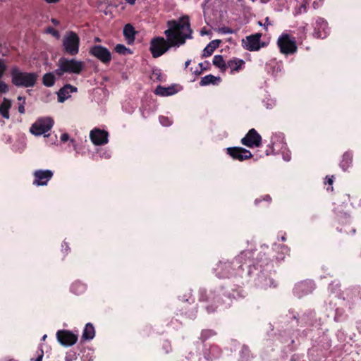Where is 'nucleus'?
Returning <instances> with one entry per match:
<instances>
[{
    "instance_id": "obj_25",
    "label": "nucleus",
    "mask_w": 361,
    "mask_h": 361,
    "mask_svg": "<svg viewBox=\"0 0 361 361\" xmlns=\"http://www.w3.org/2000/svg\"><path fill=\"white\" fill-rule=\"evenodd\" d=\"M220 80V77H216L212 74H209L201 78L200 85L207 86L209 85H217L218 82H219Z\"/></svg>"
},
{
    "instance_id": "obj_35",
    "label": "nucleus",
    "mask_w": 361,
    "mask_h": 361,
    "mask_svg": "<svg viewBox=\"0 0 361 361\" xmlns=\"http://www.w3.org/2000/svg\"><path fill=\"white\" fill-rule=\"evenodd\" d=\"M326 181L325 182V184H328L329 186L327 188V190L333 191V183L334 177V176H326Z\"/></svg>"
},
{
    "instance_id": "obj_14",
    "label": "nucleus",
    "mask_w": 361,
    "mask_h": 361,
    "mask_svg": "<svg viewBox=\"0 0 361 361\" xmlns=\"http://www.w3.org/2000/svg\"><path fill=\"white\" fill-rule=\"evenodd\" d=\"M329 28L328 23L322 18L317 19L314 30V35L317 38L324 39L329 35Z\"/></svg>"
},
{
    "instance_id": "obj_47",
    "label": "nucleus",
    "mask_w": 361,
    "mask_h": 361,
    "mask_svg": "<svg viewBox=\"0 0 361 361\" xmlns=\"http://www.w3.org/2000/svg\"><path fill=\"white\" fill-rule=\"evenodd\" d=\"M264 200H266L267 202H270L271 200V197L269 195H266L264 198Z\"/></svg>"
},
{
    "instance_id": "obj_49",
    "label": "nucleus",
    "mask_w": 361,
    "mask_h": 361,
    "mask_svg": "<svg viewBox=\"0 0 361 361\" xmlns=\"http://www.w3.org/2000/svg\"><path fill=\"white\" fill-rule=\"evenodd\" d=\"M190 63H191V60H190V59H188V60H187V61H185V69L189 66V65L190 64Z\"/></svg>"
},
{
    "instance_id": "obj_20",
    "label": "nucleus",
    "mask_w": 361,
    "mask_h": 361,
    "mask_svg": "<svg viewBox=\"0 0 361 361\" xmlns=\"http://www.w3.org/2000/svg\"><path fill=\"white\" fill-rule=\"evenodd\" d=\"M220 43V39H214L211 41L204 49L202 57L207 58L211 56L213 52L219 47Z\"/></svg>"
},
{
    "instance_id": "obj_22",
    "label": "nucleus",
    "mask_w": 361,
    "mask_h": 361,
    "mask_svg": "<svg viewBox=\"0 0 361 361\" xmlns=\"http://www.w3.org/2000/svg\"><path fill=\"white\" fill-rule=\"evenodd\" d=\"M353 157V156L351 152H345L343 154L340 166L344 171H347V169L352 166Z\"/></svg>"
},
{
    "instance_id": "obj_48",
    "label": "nucleus",
    "mask_w": 361,
    "mask_h": 361,
    "mask_svg": "<svg viewBox=\"0 0 361 361\" xmlns=\"http://www.w3.org/2000/svg\"><path fill=\"white\" fill-rule=\"evenodd\" d=\"M130 5H134L136 0H125Z\"/></svg>"
},
{
    "instance_id": "obj_24",
    "label": "nucleus",
    "mask_w": 361,
    "mask_h": 361,
    "mask_svg": "<svg viewBox=\"0 0 361 361\" xmlns=\"http://www.w3.org/2000/svg\"><path fill=\"white\" fill-rule=\"evenodd\" d=\"M176 92V90H175V87L173 86L164 87L163 86L158 85L154 90V93L157 95L160 96H169L175 94Z\"/></svg>"
},
{
    "instance_id": "obj_13",
    "label": "nucleus",
    "mask_w": 361,
    "mask_h": 361,
    "mask_svg": "<svg viewBox=\"0 0 361 361\" xmlns=\"http://www.w3.org/2000/svg\"><path fill=\"white\" fill-rule=\"evenodd\" d=\"M314 289V283L312 281L306 280L298 283L295 288L294 291L299 297L311 293Z\"/></svg>"
},
{
    "instance_id": "obj_59",
    "label": "nucleus",
    "mask_w": 361,
    "mask_h": 361,
    "mask_svg": "<svg viewBox=\"0 0 361 361\" xmlns=\"http://www.w3.org/2000/svg\"><path fill=\"white\" fill-rule=\"evenodd\" d=\"M353 233H355V229H353Z\"/></svg>"
},
{
    "instance_id": "obj_6",
    "label": "nucleus",
    "mask_w": 361,
    "mask_h": 361,
    "mask_svg": "<svg viewBox=\"0 0 361 361\" xmlns=\"http://www.w3.org/2000/svg\"><path fill=\"white\" fill-rule=\"evenodd\" d=\"M54 125V120L49 117L37 119L30 127V131L35 135H41L49 131Z\"/></svg>"
},
{
    "instance_id": "obj_37",
    "label": "nucleus",
    "mask_w": 361,
    "mask_h": 361,
    "mask_svg": "<svg viewBox=\"0 0 361 361\" xmlns=\"http://www.w3.org/2000/svg\"><path fill=\"white\" fill-rule=\"evenodd\" d=\"M6 70V66L3 59H0V79L3 77Z\"/></svg>"
},
{
    "instance_id": "obj_41",
    "label": "nucleus",
    "mask_w": 361,
    "mask_h": 361,
    "mask_svg": "<svg viewBox=\"0 0 361 361\" xmlns=\"http://www.w3.org/2000/svg\"><path fill=\"white\" fill-rule=\"evenodd\" d=\"M69 140V135L68 133H63L61 136V140L63 142H66Z\"/></svg>"
},
{
    "instance_id": "obj_12",
    "label": "nucleus",
    "mask_w": 361,
    "mask_h": 361,
    "mask_svg": "<svg viewBox=\"0 0 361 361\" xmlns=\"http://www.w3.org/2000/svg\"><path fill=\"white\" fill-rule=\"evenodd\" d=\"M108 132L100 129H93L90 131V137L95 145H103L108 142Z\"/></svg>"
},
{
    "instance_id": "obj_11",
    "label": "nucleus",
    "mask_w": 361,
    "mask_h": 361,
    "mask_svg": "<svg viewBox=\"0 0 361 361\" xmlns=\"http://www.w3.org/2000/svg\"><path fill=\"white\" fill-rule=\"evenodd\" d=\"M53 176L54 173L51 170H36L33 173L34 180L32 183L36 186L47 185L48 182L52 178Z\"/></svg>"
},
{
    "instance_id": "obj_1",
    "label": "nucleus",
    "mask_w": 361,
    "mask_h": 361,
    "mask_svg": "<svg viewBox=\"0 0 361 361\" xmlns=\"http://www.w3.org/2000/svg\"><path fill=\"white\" fill-rule=\"evenodd\" d=\"M166 25L168 29L164 32L166 39L163 37H155L151 39L149 51L154 58L161 56L171 47L184 44L187 39L192 37L188 16L180 18L178 20H169Z\"/></svg>"
},
{
    "instance_id": "obj_31",
    "label": "nucleus",
    "mask_w": 361,
    "mask_h": 361,
    "mask_svg": "<svg viewBox=\"0 0 361 361\" xmlns=\"http://www.w3.org/2000/svg\"><path fill=\"white\" fill-rule=\"evenodd\" d=\"M271 261L265 257V254L262 252H259L257 256V265L260 268H265L269 265Z\"/></svg>"
},
{
    "instance_id": "obj_9",
    "label": "nucleus",
    "mask_w": 361,
    "mask_h": 361,
    "mask_svg": "<svg viewBox=\"0 0 361 361\" xmlns=\"http://www.w3.org/2000/svg\"><path fill=\"white\" fill-rule=\"evenodd\" d=\"M56 338L59 343L65 347L73 345L78 341V336L69 330H59L56 332Z\"/></svg>"
},
{
    "instance_id": "obj_30",
    "label": "nucleus",
    "mask_w": 361,
    "mask_h": 361,
    "mask_svg": "<svg viewBox=\"0 0 361 361\" xmlns=\"http://www.w3.org/2000/svg\"><path fill=\"white\" fill-rule=\"evenodd\" d=\"M216 335V332L213 329H203L201 331L199 339L202 342H205L209 338Z\"/></svg>"
},
{
    "instance_id": "obj_55",
    "label": "nucleus",
    "mask_w": 361,
    "mask_h": 361,
    "mask_svg": "<svg viewBox=\"0 0 361 361\" xmlns=\"http://www.w3.org/2000/svg\"><path fill=\"white\" fill-rule=\"evenodd\" d=\"M47 335H44V336H42V341H45V339L47 338Z\"/></svg>"
},
{
    "instance_id": "obj_2",
    "label": "nucleus",
    "mask_w": 361,
    "mask_h": 361,
    "mask_svg": "<svg viewBox=\"0 0 361 361\" xmlns=\"http://www.w3.org/2000/svg\"><path fill=\"white\" fill-rule=\"evenodd\" d=\"M11 82L16 87H32L37 81L38 75L34 72H23L14 66L11 70Z\"/></svg>"
},
{
    "instance_id": "obj_40",
    "label": "nucleus",
    "mask_w": 361,
    "mask_h": 361,
    "mask_svg": "<svg viewBox=\"0 0 361 361\" xmlns=\"http://www.w3.org/2000/svg\"><path fill=\"white\" fill-rule=\"evenodd\" d=\"M47 32L51 33L55 37H59V32L52 27H49L47 30Z\"/></svg>"
},
{
    "instance_id": "obj_46",
    "label": "nucleus",
    "mask_w": 361,
    "mask_h": 361,
    "mask_svg": "<svg viewBox=\"0 0 361 361\" xmlns=\"http://www.w3.org/2000/svg\"><path fill=\"white\" fill-rule=\"evenodd\" d=\"M47 4H56L58 3L60 0H44Z\"/></svg>"
},
{
    "instance_id": "obj_34",
    "label": "nucleus",
    "mask_w": 361,
    "mask_h": 361,
    "mask_svg": "<svg viewBox=\"0 0 361 361\" xmlns=\"http://www.w3.org/2000/svg\"><path fill=\"white\" fill-rule=\"evenodd\" d=\"M159 121L164 126H169L171 125V121L166 116H161L159 117Z\"/></svg>"
},
{
    "instance_id": "obj_36",
    "label": "nucleus",
    "mask_w": 361,
    "mask_h": 361,
    "mask_svg": "<svg viewBox=\"0 0 361 361\" xmlns=\"http://www.w3.org/2000/svg\"><path fill=\"white\" fill-rule=\"evenodd\" d=\"M8 90V85L5 82L0 80V93H6Z\"/></svg>"
},
{
    "instance_id": "obj_54",
    "label": "nucleus",
    "mask_w": 361,
    "mask_h": 361,
    "mask_svg": "<svg viewBox=\"0 0 361 361\" xmlns=\"http://www.w3.org/2000/svg\"><path fill=\"white\" fill-rule=\"evenodd\" d=\"M261 201H262V200H260V199H256L255 200V204H258Z\"/></svg>"
},
{
    "instance_id": "obj_56",
    "label": "nucleus",
    "mask_w": 361,
    "mask_h": 361,
    "mask_svg": "<svg viewBox=\"0 0 361 361\" xmlns=\"http://www.w3.org/2000/svg\"><path fill=\"white\" fill-rule=\"evenodd\" d=\"M18 100H22V99H23V100L25 101V98H23V97H20V96H19V97H18Z\"/></svg>"
},
{
    "instance_id": "obj_16",
    "label": "nucleus",
    "mask_w": 361,
    "mask_h": 361,
    "mask_svg": "<svg viewBox=\"0 0 361 361\" xmlns=\"http://www.w3.org/2000/svg\"><path fill=\"white\" fill-rule=\"evenodd\" d=\"M261 36L262 34L260 33H256L255 35L247 36L246 37L247 44L245 47V49L250 51H258L261 47L259 44Z\"/></svg>"
},
{
    "instance_id": "obj_53",
    "label": "nucleus",
    "mask_w": 361,
    "mask_h": 361,
    "mask_svg": "<svg viewBox=\"0 0 361 361\" xmlns=\"http://www.w3.org/2000/svg\"><path fill=\"white\" fill-rule=\"evenodd\" d=\"M94 42H101V39H100V38H99V37H95V38H94Z\"/></svg>"
},
{
    "instance_id": "obj_18",
    "label": "nucleus",
    "mask_w": 361,
    "mask_h": 361,
    "mask_svg": "<svg viewBox=\"0 0 361 361\" xmlns=\"http://www.w3.org/2000/svg\"><path fill=\"white\" fill-rule=\"evenodd\" d=\"M245 63L243 59L234 58L227 62V68H229L231 73H233L234 72H238L240 70H242L244 68Z\"/></svg>"
},
{
    "instance_id": "obj_52",
    "label": "nucleus",
    "mask_w": 361,
    "mask_h": 361,
    "mask_svg": "<svg viewBox=\"0 0 361 361\" xmlns=\"http://www.w3.org/2000/svg\"><path fill=\"white\" fill-rule=\"evenodd\" d=\"M0 361H16V360H13V359H7V358H6V359H4V360H0Z\"/></svg>"
},
{
    "instance_id": "obj_45",
    "label": "nucleus",
    "mask_w": 361,
    "mask_h": 361,
    "mask_svg": "<svg viewBox=\"0 0 361 361\" xmlns=\"http://www.w3.org/2000/svg\"><path fill=\"white\" fill-rule=\"evenodd\" d=\"M190 71L192 73H193L194 74H195L196 75H200L202 73V72L200 70V71H198V70L193 71L192 68H190Z\"/></svg>"
},
{
    "instance_id": "obj_57",
    "label": "nucleus",
    "mask_w": 361,
    "mask_h": 361,
    "mask_svg": "<svg viewBox=\"0 0 361 361\" xmlns=\"http://www.w3.org/2000/svg\"><path fill=\"white\" fill-rule=\"evenodd\" d=\"M261 1L262 3H267L269 1V0H261Z\"/></svg>"
},
{
    "instance_id": "obj_26",
    "label": "nucleus",
    "mask_w": 361,
    "mask_h": 361,
    "mask_svg": "<svg viewBox=\"0 0 361 361\" xmlns=\"http://www.w3.org/2000/svg\"><path fill=\"white\" fill-rule=\"evenodd\" d=\"M54 71L53 73H47L42 76V84L48 87H52L56 82Z\"/></svg>"
},
{
    "instance_id": "obj_4",
    "label": "nucleus",
    "mask_w": 361,
    "mask_h": 361,
    "mask_svg": "<svg viewBox=\"0 0 361 361\" xmlns=\"http://www.w3.org/2000/svg\"><path fill=\"white\" fill-rule=\"evenodd\" d=\"M277 44L281 53L285 55L294 54L298 50L295 37H291L290 35L286 33L282 34L278 38Z\"/></svg>"
},
{
    "instance_id": "obj_7",
    "label": "nucleus",
    "mask_w": 361,
    "mask_h": 361,
    "mask_svg": "<svg viewBox=\"0 0 361 361\" xmlns=\"http://www.w3.org/2000/svg\"><path fill=\"white\" fill-rule=\"evenodd\" d=\"M89 54L106 65L109 64L112 59L111 51L102 45L91 47Z\"/></svg>"
},
{
    "instance_id": "obj_43",
    "label": "nucleus",
    "mask_w": 361,
    "mask_h": 361,
    "mask_svg": "<svg viewBox=\"0 0 361 361\" xmlns=\"http://www.w3.org/2000/svg\"><path fill=\"white\" fill-rule=\"evenodd\" d=\"M221 30L224 33H232L233 32L232 30L229 27H223L221 29Z\"/></svg>"
},
{
    "instance_id": "obj_60",
    "label": "nucleus",
    "mask_w": 361,
    "mask_h": 361,
    "mask_svg": "<svg viewBox=\"0 0 361 361\" xmlns=\"http://www.w3.org/2000/svg\"><path fill=\"white\" fill-rule=\"evenodd\" d=\"M252 2H254L255 0H251Z\"/></svg>"
},
{
    "instance_id": "obj_28",
    "label": "nucleus",
    "mask_w": 361,
    "mask_h": 361,
    "mask_svg": "<svg viewBox=\"0 0 361 361\" xmlns=\"http://www.w3.org/2000/svg\"><path fill=\"white\" fill-rule=\"evenodd\" d=\"M213 64L219 68L221 72H225L227 69V63L225 62L221 55H215L214 56Z\"/></svg>"
},
{
    "instance_id": "obj_39",
    "label": "nucleus",
    "mask_w": 361,
    "mask_h": 361,
    "mask_svg": "<svg viewBox=\"0 0 361 361\" xmlns=\"http://www.w3.org/2000/svg\"><path fill=\"white\" fill-rule=\"evenodd\" d=\"M152 76L154 77L157 80L161 81V71L159 69H156V70L153 71Z\"/></svg>"
},
{
    "instance_id": "obj_19",
    "label": "nucleus",
    "mask_w": 361,
    "mask_h": 361,
    "mask_svg": "<svg viewBox=\"0 0 361 361\" xmlns=\"http://www.w3.org/2000/svg\"><path fill=\"white\" fill-rule=\"evenodd\" d=\"M136 31L134 27L128 23L126 24L123 27V35L128 44H131L134 42L135 38Z\"/></svg>"
},
{
    "instance_id": "obj_15",
    "label": "nucleus",
    "mask_w": 361,
    "mask_h": 361,
    "mask_svg": "<svg viewBox=\"0 0 361 361\" xmlns=\"http://www.w3.org/2000/svg\"><path fill=\"white\" fill-rule=\"evenodd\" d=\"M209 299H211L213 303L206 307L207 312L209 314L214 313L221 304V298L219 295H215L213 293H210L208 298H205L203 294L201 295L200 300L208 301Z\"/></svg>"
},
{
    "instance_id": "obj_8",
    "label": "nucleus",
    "mask_w": 361,
    "mask_h": 361,
    "mask_svg": "<svg viewBox=\"0 0 361 361\" xmlns=\"http://www.w3.org/2000/svg\"><path fill=\"white\" fill-rule=\"evenodd\" d=\"M240 142L249 148L259 147L262 144V138L255 128H252L241 139Z\"/></svg>"
},
{
    "instance_id": "obj_38",
    "label": "nucleus",
    "mask_w": 361,
    "mask_h": 361,
    "mask_svg": "<svg viewBox=\"0 0 361 361\" xmlns=\"http://www.w3.org/2000/svg\"><path fill=\"white\" fill-rule=\"evenodd\" d=\"M199 66L200 67V71L202 72L209 69V63L208 61H204V63H200Z\"/></svg>"
},
{
    "instance_id": "obj_42",
    "label": "nucleus",
    "mask_w": 361,
    "mask_h": 361,
    "mask_svg": "<svg viewBox=\"0 0 361 361\" xmlns=\"http://www.w3.org/2000/svg\"><path fill=\"white\" fill-rule=\"evenodd\" d=\"M40 351H41L40 354L38 355V357H37L35 361H42V358L44 356V352L42 349L40 350Z\"/></svg>"
},
{
    "instance_id": "obj_23",
    "label": "nucleus",
    "mask_w": 361,
    "mask_h": 361,
    "mask_svg": "<svg viewBox=\"0 0 361 361\" xmlns=\"http://www.w3.org/2000/svg\"><path fill=\"white\" fill-rule=\"evenodd\" d=\"M95 336L94 327L91 323H87L82 332V340H92Z\"/></svg>"
},
{
    "instance_id": "obj_58",
    "label": "nucleus",
    "mask_w": 361,
    "mask_h": 361,
    "mask_svg": "<svg viewBox=\"0 0 361 361\" xmlns=\"http://www.w3.org/2000/svg\"><path fill=\"white\" fill-rule=\"evenodd\" d=\"M265 20H266V22H267V23H269V18H268V17H267V18H266V19H265Z\"/></svg>"
},
{
    "instance_id": "obj_10",
    "label": "nucleus",
    "mask_w": 361,
    "mask_h": 361,
    "mask_svg": "<svg viewBox=\"0 0 361 361\" xmlns=\"http://www.w3.org/2000/svg\"><path fill=\"white\" fill-rule=\"evenodd\" d=\"M227 154L233 159L243 161L245 160L251 159L252 154L250 150H247L241 147H231L226 149Z\"/></svg>"
},
{
    "instance_id": "obj_44",
    "label": "nucleus",
    "mask_w": 361,
    "mask_h": 361,
    "mask_svg": "<svg viewBox=\"0 0 361 361\" xmlns=\"http://www.w3.org/2000/svg\"><path fill=\"white\" fill-rule=\"evenodd\" d=\"M25 106L23 104H20L19 106H18V111L19 113L20 114H24L25 113Z\"/></svg>"
},
{
    "instance_id": "obj_5",
    "label": "nucleus",
    "mask_w": 361,
    "mask_h": 361,
    "mask_svg": "<svg viewBox=\"0 0 361 361\" xmlns=\"http://www.w3.org/2000/svg\"><path fill=\"white\" fill-rule=\"evenodd\" d=\"M63 50L71 56H75L79 52L80 37L73 31H69L63 39Z\"/></svg>"
},
{
    "instance_id": "obj_50",
    "label": "nucleus",
    "mask_w": 361,
    "mask_h": 361,
    "mask_svg": "<svg viewBox=\"0 0 361 361\" xmlns=\"http://www.w3.org/2000/svg\"><path fill=\"white\" fill-rule=\"evenodd\" d=\"M51 22H52L55 25H57L59 23V22L56 19H55V18H52V19H51Z\"/></svg>"
},
{
    "instance_id": "obj_32",
    "label": "nucleus",
    "mask_w": 361,
    "mask_h": 361,
    "mask_svg": "<svg viewBox=\"0 0 361 361\" xmlns=\"http://www.w3.org/2000/svg\"><path fill=\"white\" fill-rule=\"evenodd\" d=\"M335 207L334 208V212L338 216H347V212L345 211V208L347 207V204L344 205H338L337 203H335Z\"/></svg>"
},
{
    "instance_id": "obj_33",
    "label": "nucleus",
    "mask_w": 361,
    "mask_h": 361,
    "mask_svg": "<svg viewBox=\"0 0 361 361\" xmlns=\"http://www.w3.org/2000/svg\"><path fill=\"white\" fill-rule=\"evenodd\" d=\"M115 51L119 54L126 55L128 54H131L130 49L127 48L125 45L121 44H118L114 49Z\"/></svg>"
},
{
    "instance_id": "obj_51",
    "label": "nucleus",
    "mask_w": 361,
    "mask_h": 361,
    "mask_svg": "<svg viewBox=\"0 0 361 361\" xmlns=\"http://www.w3.org/2000/svg\"><path fill=\"white\" fill-rule=\"evenodd\" d=\"M349 199H350V197H349L348 195H346V194L343 195V200H344V201H347V200L349 201Z\"/></svg>"
},
{
    "instance_id": "obj_29",
    "label": "nucleus",
    "mask_w": 361,
    "mask_h": 361,
    "mask_svg": "<svg viewBox=\"0 0 361 361\" xmlns=\"http://www.w3.org/2000/svg\"><path fill=\"white\" fill-rule=\"evenodd\" d=\"M86 286L84 283L80 281L74 282L71 286V290L75 295H80L85 292Z\"/></svg>"
},
{
    "instance_id": "obj_17",
    "label": "nucleus",
    "mask_w": 361,
    "mask_h": 361,
    "mask_svg": "<svg viewBox=\"0 0 361 361\" xmlns=\"http://www.w3.org/2000/svg\"><path fill=\"white\" fill-rule=\"evenodd\" d=\"M77 91V87L71 85V84H66L57 92L58 102L61 103L63 102L71 97L70 93L76 92Z\"/></svg>"
},
{
    "instance_id": "obj_3",
    "label": "nucleus",
    "mask_w": 361,
    "mask_h": 361,
    "mask_svg": "<svg viewBox=\"0 0 361 361\" xmlns=\"http://www.w3.org/2000/svg\"><path fill=\"white\" fill-rule=\"evenodd\" d=\"M58 68L54 71V73L59 78L63 75L64 73L80 74L84 68V63L81 61H77L74 59H67L61 57L59 59Z\"/></svg>"
},
{
    "instance_id": "obj_21",
    "label": "nucleus",
    "mask_w": 361,
    "mask_h": 361,
    "mask_svg": "<svg viewBox=\"0 0 361 361\" xmlns=\"http://www.w3.org/2000/svg\"><path fill=\"white\" fill-rule=\"evenodd\" d=\"M11 101L7 98H4L3 102L0 104V114L6 119L10 118L9 109L11 108Z\"/></svg>"
},
{
    "instance_id": "obj_27",
    "label": "nucleus",
    "mask_w": 361,
    "mask_h": 361,
    "mask_svg": "<svg viewBox=\"0 0 361 361\" xmlns=\"http://www.w3.org/2000/svg\"><path fill=\"white\" fill-rule=\"evenodd\" d=\"M218 269H220L222 271H225L224 272L218 273V275L220 278H228L231 275V266L230 263H221L218 266Z\"/></svg>"
}]
</instances>
